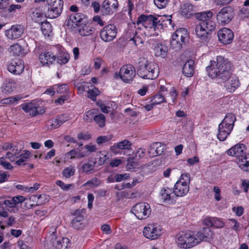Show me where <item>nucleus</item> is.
<instances>
[{"mask_svg": "<svg viewBox=\"0 0 249 249\" xmlns=\"http://www.w3.org/2000/svg\"><path fill=\"white\" fill-rule=\"evenodd\" d=\"M173 190L166 187L162 188L160 192V196L163 202H169L173 200Z\"/></svg>", "mask_w": 249, "mask_h": 249, "instance_id": "bb28decb", "label": "nucleus"}, {"mask_svg": "<svg viewBox=\"0 0 249 249\" xmlns=\"http://www.w3.org/2000/svg\"><path fill=\"white\" fill-rule=\"evenodd\" d=\"M84 18V15L80 13L72 14L69 16L66 25L71 28H76L82 22Z\"/></svg>", "mask_w": 249, "mask_h": 249, "instance_id": "a211bd4d", "label": "nucleus"}, {"mask_svg": "<svg viewBox=\"0 0 249 249\" xmlns=\"http://www.w3.org/2000/svg\"><path fill=\"white\" fill-rule=\"evenodd\" d=\"M15 88V83L11 81H9L5 84L3 91L4 92H11Z\"/></svg>", "mask_w": 249, "mask_h": 249, "instance_id": "13d9d810", "label": "nucleus"}, {"mask_svg": "<svg viewBox=\"0 0 249 249\" xmlns=\"http://www.w3.org/2000/svg\"><path fill=\"white\" fill-rule=\"evenodd\" d=\"M43 14L37 12L36 14V18H35V20L36 22H40L41 23V29L43 35L45 36H49L50 34L52 32V25L50 22L48 21H40L41 19H39V18L43 17Z\"/></svg>", "mask_w": 249, "mask_h": 249, "instance_id": "412c9836", "label": "nucleus"}, {"mask_svg": "<svg viewBox=\"0 0 249 249\" xmlns=\"http://www.w3.org/2000/svg\"><path fill=\"white\" fill-rule=\"evenodd\" d=\"M118 7L117 0H105L101 7V11L103 15H110L117 11Z\"/></svg>", "mask_w": 249, "mask_h": 249, "instance_id": "4468645a", "label": "nucleus"}, {"mask_svg": "<svg viewBox=\"0 0 249 249\" xmlns=\"http://www.w3.org/2000/svg\"><path fill=\"white\" fill-rule=\"evenodd\" d=\"M96 162H94L93 164L89 163H84L82 167V171L83 173L89 174L91 173L94 170L95 167V164Z\"/></svg>", "mask_w": 249, "mask_h": 249, "instance_id": "603ef678", "label": "nucleus"}, {"mask_svg": "<svg viewBox=\"0 0 249 249\" xmlns=\"http://www.w3.org/2000/svg\"><path fill=\"white\" fill-rule=\"evenodd\" d=\"M213 16V13L210 11L199 12L195 15V18L200 22H207V20L212 18Z\"/></svg>", "mask_w": 249, "mask_h": 249, "instance_id": "7c9ffc66", "label": "nucleus"}, {"mask_svg": "<svg viewBox=\"0 0 249 249\" xmlns=\"http://www.w3.org/2000/svg\"><path fill=\"white\" fill-rule=\"evenodd\" d=\"M186 36V33L184 29L177 30L172 36L170 42L171 47L176 51L180 50L185 43Z\"/></svg>", "mask_w": 249, "mask_h": 249, "instance_id": "1a4fd4ad", "label": "nucleus"}, {"mask_svg": "<svg viewBox=\"0 0 249 249\" xmlns=\"http://www.w3.org/2000/svg\"><path fill=\"white\" fill-rule=\"evenodd\" d=\"M194 60L190 59L184 64L182 68V72L186 77H191L194 74Z\"/></svg>", "mask_w": 249, "mask_h": 249, "instance_id": "a878e982", "label": "nucleus"}, {"mask_svg": "<svg viewBox=\"0 0 249 249\" xmlns=\"http://www.w3.org/2000/svg\"><path fill=\"white\" fill-rule=\"evenodd\" d=\"M69 239L67 238H63L56 240L53 242V245L56 249H66L69 246Z\"/></svg>", "mask_w": 249, "mask_h": 249, "instance_id": "58836bf2", "label": "nucleus"}, {"mask_svg": "<svg viewBox=\"0 0 249 249\" xmlns=\"http://www.w3.org/2000/svg\"><path fill=\"white\" fill-rule=\"evenodd\" d=\"M223 82L225 84L224 87L230 92H234L240 85L238 78L235 75L232 74L226 82Z\"/></svg>", "mask_w": 249, "mask_h": 249, "instance_id": "4be33fe9", "label": "nucleus"}, {"mask_svg": "<svg viewBox=\"0 0 249 249\" xmlns=\"http://www.w3.org/2000/svg\"><path fill=\"white\" fill-rule=\"evenodd\" d=\"M235 121V115L232 113H227L224 119L221 123L222 124H224L226 125L231 126V127L233 128Z\"/></svg>", "mask_w": 249, "mask_h": 249, "instance_id": "4c0bfd02", "label": "nucleus"}, {"mask_svg": "<svg viewBox=\"0 0 249 249\" xmlns=\"http://www.w3.org/2000/svg\"><path fill=\"white\" fill-rule=\"evenodd\" d=\"M26 200L23 201L21 203H19L20 209L23 211V210L29 209L33 206V204H28Z\"/></svg>", "mask_w": 249, "mask_h": 249, "instance_id": "69168bd1", "label": "nucleus"}, {"mask_svg": "<svg viewBox=\"0 0 249 249\" xmlns=\"http://www.w3.org/2000/svg\"><path fill=\"white\" fill-rule=\"evenodd\" d=\"M31 155V153L30 151L28 150L24 151V153L19 154L18 157H20V158L16 161V163L18 165H25L26 160L30 157Z\"/></svg>", "mask_w": 249, "mask_h": 249, "instance_id": "79ce46f5", "label": "nucleus"}, {"mask_svg": "<svg viewBox=\"0 0 249 249\" xmlns=\"http://www.w3.org/2000/svg\"><path fill=\"white\" fill-rule=\"evenodd\" d=\"M101 184V181L97 178H92L90 179L85 183L83 186H89L90 187H95L99 186Z\"/></svg>", "mask_w": 249, "mask_h": 249, "instance_id": "09e8293b", "label": "nucleus"}, {"mask_svg": "<svg viewBox=\"0 0 249 249\" xmlns=\"http://www.w3.org/2000/svg\"><path fill=\"white\" fill-rule=\"evenodd\" d=\"M135 75V68L133 65L128 64L123 66L119 72H116L114 74V77L116 79L120 78L123 82L130 83Z\"/></svg>", "mask_w": 249, "mask_h": 249, "instance_id": "39448f33", "label": "nucleus"}, {"mask_svg": "<svg viewBox=\"0 0 249 249\" xmlns=\"http://www.w3.org/2000/svg\"><path fill=\"white\" fill-rule=\"evenodd\" d=\"M155 55L157 56L164 57L167 53V47L162 44H158L154 49Z\"/></svg>", "mask_w": 249, "mask_h": 249, "instance_id": "c9c22d12", "label": "nucleus"}, {"mask_svg": "<svg viewBox=\"0 0 249 249\" xmlns=\"http://www.w3.org/2000/svg\"><path fill=\"white\" fill-rule=\"evenodd\" d=\"M233 128L231 126H228L225 124L220 123L218 127V133L217 138L221 141H224L231 133Z\"/></svg>", "mask_w": 249, "mask_h": 249, "instance_id": "b1692460", "label": "nucleus"}, {"mask_svg": "<svg viewBox=\"0 0 249 249\" xmlns=\"http://www.w3.org/2000/svg\"><path fill=\"white\" fill-rule=\"evenodd\" d=\"M129 42H131L133 44H134L135 46H138L143 44V40L139 36H138L137 33H136L133 37L130 39Z\"/></svg>", "mask_w": 249, "mask_h": 249, "instance_id": "6e6d98bb", "label": "nucleus"}, {"mask_svg": "<svg viewBox=\"0 0 249 249\" xmlns=\"http://www.w3.org/2000/svg\"><path fill=\"white\" fill-rule=\"evenodd\" d=\"M195 32L196 36L202 41L207 42L211 38V34L198 24L196 27Z\"/></svg>", "mask_w": 249, "mask_h": 249, "instance_id": "393cba45", "label": "nucleus"}, {"mask_svg": "<svg viewBox=\"0 0 249 249\" xmlns=\"http://www.w3.org/2000/svg\"><path fill=\"white\" fill-rule=\"evenodd\" d=\"M68 155L70 156L71 159H81L86 156V154L80 149H72L67 153Z\"/></svg>", "mask_w": 249, "mask_h": 249, "instance_id": "a19ab883", "label": "nucleus"}, {"mask_svg": "<svg viewBox=\"0 0 249 249\" xmlns=\"http://www.w3.org/2000/svg\"><path fill=\"white\" fill-rule=\"evenodd\" d=\"M117 30L113 24H108L105 26L100 32L101 38L105 42L112 41L116 37Z\"/></svg>", "mask_w": 249, "mask_h": 249, "instance_id": "f8f14e48", "label": "nucleus"}, {"mask_svg": "<svg viewBox=\"0 0 249 249\" xmlns=\"http://www.w3.org/2000/svg\"><path fill=\"white\" fill-rule=\"evenodd\" d=\"M27 200V199L23 196H18L13 197L12 199L5 200L4 204L9 209H10L14 206H16L18 203H21L23 201Z\"/></svg>", "mask_w": 249, "mask_h": 249, "instance_id": "c85d7f7f", "label": "nucleus"}, {"mask_svg": "<svg viewBox=\"0 0 249 249\" xmlns=\"http://www.w3.org/2000/svg\"><path fill=\"white\" fill-rule=\"evenodd\" d=\"M136 160L134 157H129L127 158L126 167L128 170H131L135 168L136 166L139 165L138 161Z\"/></svg>", "mask_w": 249, "mask_h": 249, "instance_id": "3c124183", "label": "nucleus"}, {"mask_svg": "<svg viewBox=\"0 0 249 249\" xmlns=\"http://www.w3.org/2000/svg\"><path fill=\"white\" fill-rule=\"evenodd\" d=\"M152 104L157 105L166 102L164 96L160 93L155 95L151 99Z\"/></svg>", "mask_w": 249, "mask_h": 249, "instance_id": "8fccbe9b", "label": "nucleus"}, {"mask_svg": "<svg viewBox=\"0 0 249 249\" xmlns=\"http://www.w3.org/2000/svg\"><path fill=\"white\" fill-rule=\"evenodd\" d=\"M169 95L171 100L172 101V102L174 103L175 101L177 96V91L174 88H172L170 91Z\"/></svg>", "mask_w": 249, "mask_h": 249, "instance_id": "338daca9", "label": "nucleus"}, {"mask_svg": "<svg viewBox=\"0 0 249 249\" xmlns=\"http://www.w3.org/2000/svg\"><path fill=\"white\" fill-rule=\"evenodd\" d=\"M112 135L99 136L97 138L96 142L98 145H101L102 143L109 142L112 139Z\"/></svg>", "mask_w": 249, "mask_h": 249, "instance_id": "5fc2aeb1", "label": "nucleus"}, {"mask_svg": "<svg viewBox=\"0 0 249 249\" xmlns=\"http://www.w3.org/2000/svg\"><path fill=\"white\" fill-rule=\"evenodd\" d=\"M213 217H207L204 219L202 223L208 227H213Z\"/></svg>", "mask_w": 249, "mask_h": 249, "instance_id": "0e129e2a", "label": "nucleus"}, {"mask_svg": "<svg viewBox=\"0 0 249 249\" xmlns=\"http://www.w3.org/2000/svg\"><path fill=\"white\" fill-rule=\"evenodd\" d=\"M9 52L13 56L24 55V52L21 47L18 43L11 45L9 49Z\"/></svg>", "mask_w": 249, "mask_h": 249, "instance_id": "ea45409f", "label": "nucleus"}, {"mask_svg": "<svg viewBox=\"0 0 249 249\" xmlns=\"http://www.w3.org/2000/svg\"><path fill=\"white\" fill-rule=\"evenodd\" d=\"M137 74L143 79H154L159 74V69L155 63L143 59L139 62Z\"/></svg>", "mask_w": 249, "mask_h": 249, "instance_id": "f03ea898", "label": "nucleus"}, {"mask_svg": "<svg viewBox=\"0 0 249 249\" xmlns=\"http://www.w3.org/2000/svg\"><path fill=\"white\" fill-rule=\"evenodd\" d=\"M69 120L68 117L62 114L57 116V117L53 120L51 125V129H54L59 127L62 124Z\"/></svg>", "mask_w": 249, "mask_h": 249, "instance_id": "2f4dec72", "label": "nucleus"}, {"mask_svg": "<svg viewBox=\"0 0 249 249\" xmlns=\"http://www.w3.org/2000/svg\"><path fill=\"white\" fill-rule=\"evenodd\" d=\"M100 94V91L96 87L91 86V88L89 89L88 91L87 96L91 100L95 101L96 99L97 96Z\"/></svg>", "mask_w": 249, "mask_h": 249, "instance_id": "c03bdc74", "label": "nucleus"}, {"mask_svg": "<svg viewBox=\"0 0 249 249\" xmlns=\"http://www.w3.org/2000/svg\"><path fill=\"white\" fill-rule=\"evenodd\" d=\"M136 23L138 25L142 24L146 28H154L155 30L157 26L160 25L158 18L152 15H141L138 18Z\"/></svg>", "mask_w": 249, "mask_h": 249, "instance_id": "0eeeda50", "label": "nucleus"}, {"mask_svg": "<svg viewBox=\"0 0 249 249\" xmlns=\"http://www.w3.org/2000/svg\"><path fill=\"white\" fill-rule=\"evenodd\" d=\"M20 107L21 108L26 112L29 113L32 116H35L38 114H42L45 112L44 108L38 111L37 107L33 103L23 104Z\"/></svg>", "mask_w": 249, "mask_h": 249, "instance_id": "5701e85b", "label": "nucleus"}, {"mask_svg": "<svg viewBox=\"0 0 249 249\" xmlns=\"http://www.w3.org/2000/svg\"><path fill=\"white\" fill-rule=\"evenodd\" d=\"M78 32L82 36H88L94 32V30L86 24L80 25L77 26Z\"/></svg>", "mask_w": 249, "mask_h": 249, "instance_id": "f704fd0d", "label": "nucleus"}, {"mask_svg": "<svg viewBox=\"0 0 249 249\" xmlns=\"http://www.w3.org/2000/svg\"><path fill=\"white\" fill-rule=\"evenodd\" d=\"M24 69V65L22 61L17 59L12 61L8 65V71L15 74H20Z\"/></svg>", "mask_w": 249, "mask_h": 249, "instance_id": "6ab92c4d", "label": "nucleus"}, {"mask_svg": "<svg viewBox=\"0 0 249 249\" xmlns=\"http://www.w3.org/2000/svg\"><path fill=\"white\" fill-rule=\"evenodd\" d=\"M164 147L160 142L154 143L151 145L148 153L152 157L160 155L163 152Z\"/></svg>", "mask_w": 249, "mask_h": 249, "instance_id": "cd10ccee", "label": "nucleus"}, {"mask_svg": "<svg viewBox=\"0 0 249 249\" xmlns=\"http://www.w3.org/2000/svg\"><path fill=\"white\" fill-rule=\"evenodd\" d=\"M190 182V175L188 173L183 174L179 179L176 183L173 189V193L176 196L181 197L186 195L189 190Z\"/></svg>", "mask_w": 249, "mask_h": 249, "instance_id": "7ed1b4c3", "label": "nucleus"}, {"mask_svg": "<svg viewBox=\"0 0 249 249\" xmlns=\"http://www.w3.org/2000/svg\"><path fill=\"white\" fill-rule=\"evenodd\" d=\"M198 25L206 29L207 32H210L211 34L215 30L216 27V24L212 18L207 20L206 22H200Z\"/></svg>", "mask_w": 249, "mask_h": 249, "instance_id": "e433bc0d", "label": "nucleus"}, {"mask_svg": "<svg viewBox=\"0 0 249 249\" xmlns=\"http://www.w3.org/2000/svg\"><path fill=\"white\" fill-rule=\"evenodd\" d=\"M196 6L189 2H186L180 5L179 12L181 16L187 18H190L196 14Z\"/></svg>", "mask_w": 249, "mask_h": 249, "instance_id": "dca6fc26", "label": "nucleus"}, {"mask_svg": "<svg viewBox=\"0 0 249 249\" xmlns=\"http://www.w3.org/2000/svg\"><path fill=\"white\" fill-rule=\"evenodd\" d=\"M145 153V150L142 148H140L136 153L135 156L134 157L136 160H139L141 158H143Z\"/></svg>", "mask_w": 249, "mask_h": 249, "instance_id": "680f3d73", "label": "nucleus"}, {"mask_svg": "<svg viewBox=\"0 0 249 249\" xmlns=\"http://www.w3.org/2000/svg\"><path fill=\"white\" fill-rule=\"evenodd\" d=\"M151 211L150 205L145 202L137 203L131 209V212L139 219L147 218L150 214Z\"/></svg>", "mask_w": 249, "mask_h": 249, "instance_id": "6e6552de", "label": "nucleus"}, {"mask_svg": "<svg viewBox=\"0 0 249 249\" xmlns=\"http://www.w3.org/2000/svg\"><path fill=\"white\" fill-rule=\"evenodd\" d=\"M232 64L222 56L216 58V61H211L210 65L206 67L210 77L226 82L232 74Z\"/></svg>", "mask_w": 249, "mask_h": 249, "instance_id": "f257e3e1", "label": "nucleus"}, {"mask_svg": "<svg viewBox=\"0 0 249 249\" xmlns=\"http://www.w3.org/2000/svg\"><path fill=\"white\" fill-rule=\"evenodd\" d=\"M23 27L19 25H13L6 31L5 35L10 39H15L20 37L23 33Z\"/></svg>", "mask_w": 249, "mask_h": 249, "instance_id": "aec40b11", "label": "nucleus"}, {"mask_svg": "<svg viewBox=\"0 0 249 249\" xmlns=\"http://www.w3.org/2000/svg\"><path fill=\"white\" fill-rule=\"evenodd\" d=\"M213 227L216 228H221L224 227V223L221 220L213 217Z\"/></svg>", "mask_w": 249, "mask_h": 249, "instance_id": "052dcab7", "label": "nucleus"}, {"mask_svg": "<svg viewBox=\"0 0 249 249\" xmlns=\"http://www.w3.org/2000/svg\"><path fill=\"white\" fill-rule=\"evenodd\" d=\"M143 234L148 239H156L161 235V228L156 224H149L144 227Z\"/></svg>", "mask_w": 249, "mask_h": 249, "instance_id": "9b49d317", "label": "nucleus"}, {"mask_svg": "<svg viewBox=\"0 0 249 249\" xmlns=\"http://www.w3.org/2000/svg\"><path fill=\"white\" fill-rule=\"evenodd\" d=\"M234 12L233 8L230 6L223 7L217 14L218 22L222 25L229 23L233 18Z\"/></svg>", "mask_w": 249, "mask_h": 249, "instance_id": "9d476101", "label": "nucleus"}, {"mask_svg": "<svg viewBox=\"0 0 249 249\" xmlns=\"http://www.w3.org/2000/svg\"><path fill=\"white\" fill-rule=\"evenodd\" d=\"M196 234L197 240L200 243L204 239L211 236L213 234V232L208 227H206L197 231Z\"/></svg>", "mask_w": 249, "mask_h": 249, "instance_id": "473e14b6", "label": "nucleus"}, {"mask_svg": "<svg viewBox=\"0 0 249 249\" xmlns=\"http://www.w3.org/2000/svg\"><path fill=\"white\" fill-rule=\"evenodd\" d=\"M240 168L244 171H249V154L246 155L239 161Z\"/></svg>", "mask_w": 249, "mask_h": 249, "instance_id": "37998d69", "label": "nucleus"}, {"mask_svg": "<svg viewBox=\"0 0 249 249\" xmlns=\"http://www.w3.org/2000/svg\"><path fill=\"white\" fill-rule=\"evenodd\" d=\"M85 213L86 210L84 209L77 210L71 213V215L74 216L71 222L72 227L76 230H79L84 227L82 221Z\"/></svg>", "mask_w": 249, "mask_h": 249, "instance_id": "ddd939ff", "label": "nucleus"}, {"mask_svg": "<svg viewBox=\"0 0 249 249\" xmlns=\"http://www.w3.org/2000/svg\"><path fill=\"white\" fill-rule=\"evenodd\" d=\"M228 155L237 158L239 161L247 155L245 146L243 144H236L227 151Z\"/></svg>", "mask_w": 249, "mask_h": 249, "instance_id": "f3484780", "label": "nucleus"}, {"mask_svg": "<svg viewBox=\"0 0 249 249\" xmlns=\"http://www.w3.org/2000/svg\"><path fill=\"white\" fill-rule=\"evenodd\" d=\"M10 4L9 0H0V9H4L8 7Z\"/></svg>", "mask_w": 249, "mask_h": 249, "instance_id": "774afa93", "label": "nucleus"}, {"mask_svg": "<svg viewBox=\"0 0 249 249\" xmlns=\"http://www.w3.org/2000/svg\"><path fill=\"white\" fill-rule=\"evenodd\" d=\"M93 119L100 127H103L106 124V118L104 114H100L94 116Z\"/></svg>", "mask_w": 249, "mask_h": 249, "instance_id": "a18cd8bd", "label": "nucleus"}, {"mask_svg": "<svg viewBox=\"0 0 249 249\" xmlns=\"http://www.w3.org/2000/svg\"><path fill=\"white\" fill-rule=\"evenodd\" d=\"M129 178L127 174H117L115 176V179L116 182H120L124 179H126Z\"/></svg>", "mask_w": 249, "mask_h": 249, "instance_id": "e2e57ef3", "label": "nucleus"}, {"mask_svg": "<svg viewBox=\"0 0 249 249\" xmlns=\"http://www.w3.org/2000/svg\"><path fill=\"white\" fill-rule=\"evenodd\" d=\"M219 41L224 44H229L232 42L234 38L232 31L227 28L219 30L217 33Z\"/></svg>", "mask_w": 249, "mask_h": 249, "instance_id": "2eb2a0df", "label": "nucleus"}, {"mask_svg": "<svg viewBox=\"0 0 249 249\" xmlns=\"http://www.w3.org/2000/svg\"><path fill=\"white\" fill-rule=\"evenodd\" d=\"M155 4L160 9L164 8L168 2V0H154Z\"/></svg>", "mask_w": 249, "mask_h": 249, "instance_id": "bf43d9fd", "label": "nucleus"}, {"mask_svg": "<svg viewBox=\"0 0 249 249\" xmlns=\"http://www.w3.org/2000/svg\"><path fill=\"white\" fill-rule=\"evenodd\" d=\"M176 243L178 246L183 249L190 248L199 243L196 233H194L179 234Z\"/></svg>", "mask_w": 249, "mask_h": 249, "instance_id": "20e7f679", "label": "nucleus"}, {"mask_svg": "<svg viewBox=\"0 0 249 249\" xmlns=\"http://www.w3.org/2000/svg\"><path fill=\"white\" fill-rule=\"evenodd\" d=\"M63 176L65 178H69L75 174V169L73 166H70L65 168L62 172Z\"/></svg>", "mask_w": 249, "mask_h": 249, "instance_id": "49530a36", "label": "nucleus"}, {"mask_svg": "<svg viewBox=\"0 0 249 249\" xmlns=\"http://www.w3.org/2000/svg\"><path fill=\"white\" fill-rule=\"evenodd\" d=\"M63 3V0H47L48 11L46 16L50 18L59 17L62 13Z\"/></svg>", "mask_w": 249, "mask_h": 249, "instance_id": "423d86ee", "label": "nucleus"}, {"mask_svg": "<svg viewBox=\"0 0 249 249\" xmlns=\"http://www.w3.org/2000/svg\"><path fill=\"white\" fill-rule=\"evenodd\" d=\"M117 144V147H119L120 150H129L131 149V143L128 140H124L119 142Z\"/></svg>", "mask_w": 249, "mask_h": 249, "instance_id": "864d4df0", "label": "nucleus"}, {"mask_svg": "<svg viewBox=\"0 0 249 249\" xmlns=\"http://www.w3.org/2000/svg\"><path fill=\"white\" fill-rule=\"evenodd\" d=\"M39 59L43 65H49L55 60V56L50 53L46 52L39 55Z\"/></svg>", "mask_w": 249, "mask_h": 249, "instance_id": "c756f323", "label": "nucleus"}, {"mask_svg": "<svg viewBox=\"0 0 249 249\" xmlns=\"http://www.w3.org/2000/svg\"><path fill=\"white\" fill-rule=\"evenodd\" d=\"M20 150H18L17 146L14 145L10 151L6 153L5 158L8 159L11 161H14L16 159L18 158Z\"/></svg>", "mask_w": 249, "mask_h": 249, "instance_id": "72a5a7b5", "label": "nucleus"}, {"mask_svg": "<svg viewBox=\"0 0 249 249\" xmlns=\"http://www.w3.org/2000/svg\"><path fill=\"white\" fill-rule=\"evenodd\" d=\"M70 59V55L68 53H62L57 56V62L60 65L67 63Z\"/></svg>", "mask_w": 249, "mask_h": 249, "instance_id": "de8ad7c7", "label": "nucleus"}, {"mask_svg": "<svg viewBox=\"0 0 249 249\" xmlns=\"http://www.w3.org/2000/svg\"><path fill=\"white\" fill-rule=\"evenodd\" d=\"M56 184L59 186L61 189L64 191L68 190L71 187L73 186L72 184H66L61 180L56 181Z\"/></svg>", "mask_w": 249, "mask_h": 249, "instance_id": "4d7b16f0", "label": "nucleus"}]
</instances>
